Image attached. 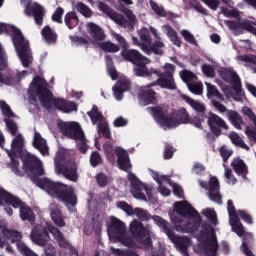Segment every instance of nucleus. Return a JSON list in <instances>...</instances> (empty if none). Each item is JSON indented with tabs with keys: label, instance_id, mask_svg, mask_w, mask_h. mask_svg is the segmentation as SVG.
Masks as SVG:
<instances>
[{
	"label": "nucleus",
	"instance_id": "obj_1",
	"mask_svg": "<svg viewBox=\"0 0 256 256\" xmlns=\"http://www.w3.org/2000/svg\"><path fill=\"white\" fill-rule=\"evenodd\" d=\"M23 166L32 183L46 191L50 197L58 199V201L64 203L66 207H69V205L70 207H75V205H77V194H75L73 187L67 186V184L61 182H53L47 177L41 178L45 175V170L39 158L27 154L23 159Z\"/></svg>",
	"mask_w": 256,
	"mask_h": 256
},
{
	"label": "nucleus",
	"instance_id": "obj_2",
	"mask_svg": "<svg viewBox=\"0 0 256 256\" xmlns=\"http://www.w3.org/2000/svg\"><path fill=\"white\" fill-rule=\"evenodd\" d=\"M47 85V81L41 76H36L32 80L28 89V103L33 106L34 111L39 109V101L44 109H51L53 106L62 113H73V111H77V104L75 102L65 100L64 98L53 97V92L49 90Z\"/></svg>",
	"mask_w": 256,
	"mask_h": 256
},
{
	"label": "nucleus",
	"instance_id": "obj_3",
	"mask_svg": "<svg viewBox=\"0 0 256 256\" xmlns=\"http://www.w3.org/2000/svg\"><path fill=\"white\" fill-rule=\"evenodd\" d=\"M108 235L110 239H114L118 243H121L124 247L128 248H111L114 256H140L137 250H133L136 247L133 238L127 234V227L120 219L111 217L110 224L108 226Z\"/></svg>",
	"mask_w": 256,
	"mask_h": 256
},
{
	"label": "nucleus",
	"instance_id": "obj_4",
	"mask_svg": "<svg viewBox=\"0 0 256 256\" xmlns=\"http://www.w3.org/2000/svg\"><path fill=\"white\" fill-rule=\"evenodd\" d=\"M98 9L104 15H107L109 19L114 21V23H117V25H121V27H127V25H133L135 21H137V16L133 14L131 9L127 7H122L121 12L124 13L125 16L117 13L113 8H111L109 5L105 4V2L98 1ZM127 17V19H125Z\"/></svg>",
	"mask_w": 256,
	"mask_h": 256
},
{
	"label": "nucleus",
	"instance_id": "obj_5",
	"mask_svg": "<svg viewBox=\"0 0 256 256\" xmlns=\"http://www.w3.org/2000/svg\"><path fill=\"white\" fill-rule=\"evenodd\" d=\"M12 43L23 67H29V65H31V56L29 55V41L26 40L25 36H23V33L15 27L12 28Z\"/></svg>",
	"mask_w": 256,
	"mask_h": 256
},
{
	"label": "nucleus",
	"instance_id": "obj_6",
	"mask_svg": "<svg viewBox=\"0 0 256 256\" xmlns=\"http://www.w3.org/2000/svg\"><path fill=\"white\" fill-rule=\"evenodd\" d=\"M23 145H25L23 135L17 134L12 140L11 150L5 149L11 159L10 169L18 177H23V171L19 169V159H17V157H23Z\"/></svg>",
	"mask_w": 256,
	"mask_h": 256
},
{
	"label": "nucleus",
	"instance_id": "obj_7",
	"mask_svg": "<svg viewBox=\"0 0 256 256\" xmlns=\"http://www.w3.org/2000/svg\"><path fill=\"white\" fill-rule=\"evenodd\" d=\"M61 161H63L62 156L55 157L54 165L56 167L57 173L63 175V177H65V179L68 181L77 183V181H79L77 163H75V161L69 160L65 164H62Z\"/></svg>",
	"mask_w": 256,
	"mask_h": 256
},
{
	"label": "nucleus",
	"instance_id": "obj_8",
	"mask_svg": "<svg viewBox=\"0 0 256 256\" xmlns=\"http://www.w3.org/2000/svg\"><path fill=\"white\" fill-rule=\"evenodd\" d=\"M21 5H24V13L28 17H33L36 25L41 27L45 19V9L38 3H31V0H20Z\"/></svg>",
	"mask_w": 256,
	"mask_h": 256
},
{
	"label": "nucleus",
	"instance_id": "obj_9",
	"mask_svg": "<svg viewBox=\"0 0 256 256\" xmlns=\"http://www.w3.org/2000/svg\"><path fill=\"white\" fill-rule=\"evenodd\" d=\"M130 233L137 243H143L148 247L151 245V238L149 237V229H147L143 223L137 219H134L130 223Z\"/></svg>",
	"mask_w": 256,
	"mask_h": 256
},
{
	"label": "nucleus",
	"instance_id": "obj_10",
	"mask_svg": "<svg viewBox=\"0 0 256 256\" xmlns=\"http://www.w3.org/2000/svg\"><path fill=\"white\" fill-rule=\"evenodd\" d=\"M147 111L152 115L153 119L161 125V127H167L171 123V114H169V105L160 104L157 106L148 107Z\"/></svg>",
	"mask_w": 256,
	"mask_h": 256
},
{
	"label": "nucleus",
	"instance_id": "obj_11",
	"mask_svg": "<svg viewBox=\"0 0 256 256\" xmlns=\"http://www.w3.org/2000/svg\"><path fill=\"white\" fill-rule=\"evenodd\" d=\"M154 75L158 79L149 84V87H161L162 89H169L170 91H175L177 89V84L175 83V78L171 72H161L159 70H154Z\"/></svg>",
	"mask_w": 256,
	"mask_h": 256
},
{
	"label": "nucleus",
	"instance_id": "obj_12",
	"mask_svg": "<svg viewBox=\"0 0 256 256\" xmlns=\"http://www.w3.org/2000/svg\"><path fill=\"white\" fill-rule=\"evenodd\" d=\"M128 181L131 183V193L133 197L140 201H147V196L143 193V191H146V194L149 195V188H147V185L141 182L133 172L128 173Z\"/></svg>",
	"mask_w": 256,
	"mask_h": 256
},
{
	"label": "nucleus",
	"instance_id": "obj_13",
	"mask_svg": "<svg viewBox=\"0 0 256 256\" xmlns=\"http://www.w3.org/2000/svg\"><path fill=\"white\" fill-rule=\"evenodd\" d=\"M207 125L215 137H221V135H223V130H229V125H227V122L213 112L208 113Z\"/></svg>",
	"mask_w": 256,
	"mask_h": 256
},
{
	"label": "nucleus",
	"instance_id": "obj_14",
	"mask_svg": "<svg viewBox=\"0 0 256 256\" xmlns=\"http://www.w3.org/2000/svg\"><path fill=\"white\" fill-rule=\"evenodd\" d=\"M58 128L64 137L72 139L73 141L79 139V137H82L85 133L81 125L77 122H60L58 123Z\"/></svg>",
	"mask_w": 256,
	"mask_h": 256
},
{
	"label": "nucleus",
	"instance_id": "obj_15",
	"mask_svg": "<svg viewBox=\"0 0 256 256\" xmlns=\"http://www.w3.org/2000/svg\"><path fill=\"white\" fill-rule=\"evenodd\" d=\"M174 209L180 217H184V219H195L199 223H201V214L189 202L187 201H179L175 202Z\"/></svg>",
	"mask_w": 256,
	"mask_h": 256
},
{
	"label": "nucleus",
	"instance_id": "obj_16",
	"mask_svg": "<svg viewBox=\"0 0 256 256\" xmlns=\"http://www.w3.org/2000/svg\"><path fill=\"white\" fill-rule=\"evenodd\" d=\"M212 105L220 113H226L228 121H230V123H232L236 129L241 130V126L243 125V117L239 115V112L227 109V106L223 105L217 100H212Z\"/></svg>",
	"mask_w": 256,
	"mask_h": 256
},
{
	"label": "nucleus",
	"instance_id": "obj_17",
	"mask_svg": "<svg viewBox=\"0 0 256 256\" xmlns=\"http://www.w3.org/2000/svg\"><path fill=\"white\" fill-rule=\"evenodd\" d=\"M30 239L35 245L45 247L49 239V224H47L46 227H43L42 225L34 226L30 233Z\"/></svg>",
	"mask_w": 256,
	"mask_h": 256
},
{
	"label": "nucleus",
	"instance_id": "obj_18",
	"mask_svg": "<svg viewBox=\"0 0 256 256\" xmlns=\"http://www.w3.org/2000/svg\"><path fill=\"white\" fill-rule=\"evenodd\" d=\"M48 231L51 233V235L54 237V239L57 241L60 249H68V251L71 253V255H77V249L71 245L69 240L63 236V232L59 230L57 227L53 226V224H48Z\"/></svg>",
	"mask_w": 256,
	"mask_h": 256
},
{
	"label": "nucleus",
	"instance_id": "obj_19",
	"mask_svg": "<svg viewBox=\"0 0 256 256\" xmlns=\"http://www.w3.org/2000/svg\"><path fill=\"white\" fill-rule=\"evenodd\" d=\"M219 75L223 81L231 83L236 93H241V78H239V75L235 70L231 68H221L219 70Z\"/></svg>",
	"mask_w": 256,
	"mask_h": 256
},
{
	"label": "nucleus",
	"instance_id": "obj_20",
	"mask_svg": "<svg viewBox=\"0 0 256 256\" xmlns=\"http://www.w3.org/2000/svg\"><path fill=\"white\" fill-rule=\"evenodd\" d=\"M189 112L187 109L180 108L179 110L172 112L170 114V124L168 129H173L179 127V125H189Z\"/></svg>",
	"mask_w": 256,
	"mask_h": 256
},
{
	"label": "nucleus",
	"instance_id": "obj_21",
	"mask_svg": "<svg viewBox=\"0 0 256 256\" xmlns=\"http://www.w3.org/2000/svg\"><path fill=\"white\" fill-rule=\"evenodd\" d=\"M225 25L228 26V28L231 31H237V29H244L245 31H249V33H252L256 36V27L255 23L250 20H226Z\"/></svg>",
	"mask_w": 256,
	"mask_h": 256
},
{
	"label": "nucleus",
	"instance_id": "obj_22",
	"mask_svg": "<svg viewBox=\"0 0 256 256\" xmlns=\"http://www.w3.org/2000/svg\"><path fill=\"white\" fill-rule=\"evenodd\" d=\"M151 87L153 86H149L148 84L139 91L138 98L144 107L147 105H155L157 103V92L151 89Z\"/></svg>",
	"mask_w": 256,
	"mask_h": 256
},
{
	"label": "nucleus",
	"instance_id": "obj_23",
	"mask_svg": "<svg viewBox=\"0 0 256 256\" xmlns=\"http://www.w3.org/2000/svg\"><path fill=\"white\" fill-rule=\"evenodd\" d=\"M3 201L6 205H10L14 209H20L25 204L19 196H15L11 192L0 188V205H3Z\"/></svg>",
	"mask_w": 256,
	"mask_h": 256
},
{
	"label": "nucleus",
	"instance_id": "obj_24",
	"mask_svg": "<svg viewBox=\"0 0 256 256\" xmlns=\"http://www.w3.org/2000/svg\"><path fill=\"white\" fill-rule=\"evenodd\" d=\"M204 251L206 256H217V251H219L217 234H215V229L213 228H210V238L204 241Z\"/></svg>",
	"mask_w": 256,
	"mask_h": 256
},
{
	"label": "nucleus",
	"instance_id": "obj_25",
	"mask_svg": "<svg viewBox=\"0 0 256 256\" xmlns=\"http://www.w3.org/2000/svg\"><path fill=\"white\" fill-rule=\"evenodd\" d=\"M121 57H123L124 61L132 63L133 65H137L147 59V57L143 56L138 50L127 48L121 51Z\"/></svg>",
	"mask_w": 256,
	"mask_h": 256
},
{
	"label": "nucleus",
	"instance_id": "obj_26",
	"mask_svg": "<svg viewBox=\"0 0 256 256\" xmlns=\"http://www.w3.org/2000/svg\"><path fill=\"white\" fill-rule=\"evenodd\" d=\"M116 155L118 157L117 163L121 171H129L131 169V160L129 159V153L127 150L116 147Z\"/></svg>",
	"mask_w": 256,
	"mask_h": 256
},
{
	"label": "nucleus",
	"instance_id": "obj_27",
	"mask_svg": "<svg viewBox=\"0 0 256 256\" xmlns=\"http://www.w3.org/2000/svg\"><path fill=\"white\" fill-rule=\"evenodd\" d=\"M219 179L217 177L210 178V186H209V197L211 201L214 203H218V205L223 204V200L221 198V193H219Z\"/></svg>",
	"mask_w": 256,
	"mask_h": 256
},
{
	"label": "nucleus",
	"instance_id": "obj_28",
	"mask_svg": "<svg viewBox=\"0 0 256 256\" xmlns=\"http://www.w3.org/2000/svg\"><path fill=\"white\" fill-rule=\"evenodd\" d=\"M50 209V217L54 224L57 227H65V218L63 217V213L61 212V208L57 203H51L49 206Z\"/></svg>",
	"mask_w": 256,
	"mask_h": 256
},
{
	"label": "nucleus",
	"instance_id": "obj_29",
	"mask_svg": "<svg viewBox=\"0 0 256 256\" xmlns=\"http://www.w3.org/2000/svg\"><path fill=\"white\" fill-rule=\"evenodd\" d=\"M231 167L238 177H242L244 181L248 180L247 175H249V168L243 159L234 158L231 163Z\"/></svg>",
	"mask_w": 256,
	"mask_h": 256
},
{
	"label": "nucleus",
	"instance_id": "obj_30",
	"mask_svg": "<svg viewBox=\"0 0 256 256\" xmlns=\"http://www.w3.org/2000/svg\"><path fill=\"white\" fill-rule=\"evenodd\" d=\"M152 220L154 221V223H156L158 227H160V229H163L164 233L167 235L170 241L177 238V235H175V232L171 229V225L169 224V222H167L161 216L154 215L152 216Z\"/></svg>",
	"mask_w": 256,
	"mask_h": 256
},
{
	"label": "nucleus",
	"instance_id": "obj_31",
	"mask_svg": "<svg viewBox=\"0 0 256 256\" xmlns=\"http://www.w3.org/2000/svg\"><path fill=\"white\" fill-rule=\"evenodd\" d=\"M149 63V58H146L142 60L141 62H138V64H134V72L136 77H153L155 75V70H150L147 68V65Z\"/></svg>",
	"mask_w": 256,
	"mask_h": 256
},
{
	"label": "nucleus",
	"instance_id": "obj_32",
	"mask_svg": "<svg viewBox=\"0 0 256 256\" xmlns=\"http://www.w3.org/2000/svg\"><path fill=\"white\" fill-rule=\"evenodd\" d=\"M2 235H4L8 241H11V243H16L17 249H19V243L25 245V242L21 241V239H23V234L18 230L4 228L2 230Z\"/></svg>",
	"mask_w": 256,
	"mask_h": 256
},
{
	"label": "nucleus",
	"instance_id": "obj_33",
	"mask_svg": "<svg viewBox=\"0 0 256 256\" xmlns=\"http://www.w3.org/2000/svg\"><path fill=\"white\" fill-rule=\"evenodd\" d=\"M87 29L89 35L94 41H105L107 36H105V31L99 25L89 22L87 24Z\"/></svg>",
	"mask_w": 256,
	"mask_h": 256
},
{
	"label": "nucleus",
	"instance_id": "obj_34",
	"mask_svg": "<svg viewBox=\"0 0 256 256\" xmlns=\"http://www.w3.org/2000/svg\"><path fill=\"white\" fill-rule=\"evenodd\" d=\"M33 147L37 149L43 157L49 155V146H47V140L43 139L39 132H35Z\"/></svg>",
	"mask_w": 256,
	"mask_h": 256
},
{
	"label": "nucleus",
	"instance_id": "obj_35",
	"mask_svg": "<svg viewBox=\"0 0 256 256\" xmlns=\"http://www.w3.org/2000/svg\"><path fill=\"white\" fill-rule=\"evenodd\" d=\"M129 89H131V82H129V80H119L113 87L115 99H117V101H121V99H123V93H125V91H129Z\"/></svg>",
	"mask_w": 256,
	"mask_h": 256
},
{
	"label": "nucleus",
	"instance_id": "obj_36",
	"mask_svg": "<svg viewBox=\"0 0 256 256\" xmlns=\"http://www.w3.org/2000/svg\"><path fill=\"white\" fill-rule=\"evenodd\" d=\"M174 245H176L178 251L182 253L183 256H190L189 255V250H188V245L191 243V239L187 236H177L174 240H172Z\"/></svg>",
	"mask_w": 256,
	"mask_h": 256
},
{
	"label": "nucleus",
	"instance_id": "obj_37",
	"mask_svg": "<svg viewBox=\"0 0 256 256\" xmlns=\"http://www.w3.org/2000/svg\"><path fill=\"white\" fill-rule=\"evenodd\" d=\"M182 99L186 101V103H188V105H190V107H192V109H194V111H196L198 115H205V111H207V108H205V105H203L199 101H196L185 94L182 95Z\"/></svg>",
	"mask_w": 256,
	"mask_h": 256
},
{
	"label": "nucleus",
	"instance_id": "obj_38",
	"mask_svg": "<svg viewBox=\"0 0 256 256\" xmlns=\"http://www.w3.org/2000/svg\"><path fill=\"white\" fill-rule=\"evenodd\" d=\"M20 218L23 221H29L30 225H35V213L31 209V207L27 206V204H24L20 208Z\"/></svg>",
	"mask_w": 256,
	"mask_h": 256
},
{
	"label": "nucleus",
	"instance_id": "obj_39",
	"mask_svg": "<svg viewBox=\"0 0 256 256\" xmlns=\"http://www.w3.org/2000/svg\"><path fill=\"white\" fill-rule=\"evenodd\" d=\"M41 35L48 45L57 43V33L51 29V26H45L41 31Z\"/></svg>",
	"mask_w": 256,
	"mask_h": 256
},
{
	"label": "nucleus",
	"instance_id": "obj_40",
	"mask_svg": "<svg viewBox=\"0 0 256 256\" xmlns=\"http://www.w3.org/2000/svg\"><path fill=\"white\" fill-rule=\"evenodd\" d=\"M230 141L235 145V147H239L240 149H244V151H251V148L245 143L243 138L237 134V132H232L229 135Z\"/></svg>",
	"mask_w": 256,
	"mask_h": 256
},
{
	"label": "nucleus",
	"instance_id": "obj_41",
	"mask_svg": "<svg viewBox=\"0 0 256 256\" xmlns=\"http://www.w3.org/2000/svg\"><path fill=\"white\" fill-rule=\"evenodd\" d=\"M64 23L68 29H75L76 25L79 24V17L75 12H68L65 14Z\"/></svg>",
	"mask_w": 256,
	"mask_h": 256
},
{
	"label": "nucleus",
	"instance_id": "obj_42",
	"mask_svg": "<svg viewBox=\"0 0 256 256\" xmlns=\"http://www.w3.org/2000/svg\"><path fill=\"white\" fill-rule=\"evenodd\" d=\"M87 115L91 119L93 125H97V123L103 121V113L99 111L97 105H93L91 111L87 112Z\"/></svg>",
	"mask_w": 256,
	"mask_h": 256
},
{
	"label": "nucleus",
	"instance_id": "obj_43",
	"mask_svg": "<svg viewBox=\"0 0 256 256\" xmlns=\"http://www.w3.org/2000/svg\"><path fill=\"white\" fill-rule=\"evenodd\" d=\"M103 150L106 155V159L110 161V163L115 161V155H117V148L113 147V143L109 141L104 143Z\"/></svg>",
	"mask_w": 256,
	"mask_h": 256
},
{
	"label": "nucleus",
	"instance_id": "obj_44",
	"mask_svg": "<svg viewBox=\"0 0 256 256\" xmlns=\"http://www.w3.org/2000/svg\"><path fill=\"white\" fill-rule=\"evenodd\" d=\"M165 29L167 30V37L171 41L175 47H181V39H179V34H177V31L173 29L171 26H165Z\"/></svg>",
	"mask_w": 256,
	"mask_h": 256
},
{
	"label": "nucleus",
	"instance_id": "obj_45",
	"mask_svg": "<svg viewBox=\"0 0 256 256\" xmlns=\"http://www.w3.org/2000/svg\"><path fill=\"white\" fill-rule=\"evenodd\" d=\"M207 87V97L208 99H211V97H216L218 101H225V97H223V94L219 92L217 87L213 84L206 83Z\"/></svg>",
	"mask_w": 256,
	"mask_h": 256
},
{
	"label": "nucleus",
	"instance_id": "obj_46",
	"mask_svg": "<svg viewBox=\"0 0 256 256\" xmlns=\"http://www.w3.org/2000/svg\"><path fill=\"white\" fill-rule=\"evenodd\" d=\"M100 49H102V51L105 53H119L121 47L111 41H106L100 43Z\"/></svg>",
	"mask_w": 256,
	"mask_h": 256
},
{
	"label": "nucleus",
	"instance_id": "obj_47",
	"mask_svg": "<svg viewBox=\"0 0 256 256\" xmlns=\"http://www.w3.org/2000/svg\"><path fill=\"white\" fill-rule=\"evenodd\" d=\"M74 141H76V147L78 151H80L82 155H86L87 151H89V146L87 145V138L85 137V133Z\"/></svg>",
	"mask_w": 256,
	"mask_h": 256
},
{
	"label": "nucleus",
	"instance_id": "obj_48",
	"mask_svg": "<svg viewBox=\"0 0 256 256\" xmlns=\"http://www.w3.org/2000/svg\"><path fill=\"white\" fill-rule=\"evenodd\" d=\"M230 224L232 227V231L238 235V237H243L245 235V230L243 229V224L239 220V217L234 220L233 218L230 219Z\"/></svg>",
	"mask_w": 256,
	"mask_h": 256
},
{
	"label": "nucleus",
	"instance_id": "obj_49",
	"mask_svg": "<svg viewBox=\"0 0 256 256\" xmlns=\"http://www.w3.org/2000/svg\"><path fill=\"white\" fill-rule=\"evenodd\" d=\"M205 118H207L206 115H197V116H189V122L188 124L193 125L196 127V129L203 130V122L205 121Z\"/></svg>",
	"mask_w": 256,
	"mask_h": 256
},
{
	"label": "nucleus",
	"instance_id": "obj_50",
	"mask_svg": "<svg viewBox=\"0 0 256 256\" xmlns=\"http://www.w3.org/2000/svg\"><path fill=\"white\" fill-rule=\"evenodd\" d=\"M76 11H78V13L83 15V17H86V18L93 17V10H91V8H89V6H87L83 2H78L76 4Z\"/></svg>",
	"mask_w": 256,
	"mask_h": 256
},
{
	"label": "nucleus",
	"instance_id": "obj_51",
	"mask_svg": "<svg viewBox=\"0 0 256 256\" xmlns=\"http://www.w3.org/2000/svg\"><path fill=\"white\" fill-rule=\"evenodd\" d=\"M90 165L91 167H99V165H103V157L99 151H93L90 154Z\"/></svg>",
	"mask_w": 256,
	"mask_h": 256
},
{
	"label": "nucleus",
	"instance_id": "obj_52",
	"mask_svg": "<svg viewBox=\"0 0 256 256\" xmlns=\"http://www.w3.org/2000/svg\"><path fill=\"white\" fill-rule=\"evenodd\" d=\"M149 5L152 11H154V13H156L158 17H167V11H165V8L163 6H160L159 4H157V2L153 0L149 1Z\"/></svg>",
	"mask_w": 256,
	"mask_h": 256
},
{
	"label": "nucleus",
	"instance_id": "obj_53",
	"mask_svg": "<svg viewBox=\"0 0 256 256\" xmlns=\"http://www.w3.org/2000/svg\"><path fill=\"white\" fill-rule=\"evenodd\" d=\"M134 215H136L140 221H151V214L143 208H134Z\"/></svg>",
	"mask_w": 256,
	"mask_h": 256
},
{
	"label": "nucleus",
	"instance_id": "obj_54",
	"mask_svg": "<svg viewBox=\"0 0 256 256\" xmlns=\"http://www.w3.org/2000/svg\"><path fill=\"white\" fill-rule=\"evenodd\" d=\"M202 215H204V217H207L208 221H210L212 225H217V212H215V210L207 208L202 211Z\"/></svg>",
	"mask_w": 256,
	"mask_h": 256
},
{
	"label": "nucleus",
	"instance_id": "obj_55",
	"mask_svg": "<svg viewBox=\"0 0 256 256\" xmlns=\"http://www.w3.org/2000/svg\"><path fill=\"white\" fill-rule=\"evenodd\" d=\"M116 207H118V209H121L122 211H124V213H127L128 216H130V217L132 215H134L135 209H133V207L125 201H118L116 204Z\"/></svg>",
	"mask_w": 256,
	"mask_h": 256
},
{
	"label": "nucleus",
	"instance_id": "obj_56",
	"mask_svg": "<svg viewBox=\"0 0 256 256\" xmlns=\"http://www.w3.org/2000/svg\"><path fill=\"white\" fill-rule=\"evenodd\" d=\"M181 35L187 43H189L190 45H195L197 47V39L191 32H189V30H182Z\"/></svg>",
	"mask_w": 256,
	"mask_h": 256
},
{
	"label": "nucleus",
	"instance_id": "obj_57",
	"mask_svg": "<svg viewBox=\"0 0 256 256\" xmlns=\"http://www.w3.org/2000/svg\"><path fill=\"white\" fill-rule=\"evenodd\" d=\"M227 211H228L230 220L233 219L234 221H237V218L239 217V212H237V210L235 209L233 200L227 201Z\"/></svg>",
	"mask_w": 256,
	"mask_h": 256
},
{
	"label": "nucleus",
	"instance_id": "obj_58",
	"mask_svg": "<svg viewBox=\"0 0 256 256\" xmlns=\"http://www.w3.org/2000/svg\"><path fill=\"white\" fill-rule=\"evenodd\" d=\"M18 251L23 256H39L37 255L27 244L19 243L18 244Z\"/></svg>",
	"mask_w": 256,
	"mask_h": 256
},
{
	"label": "nucleus",
	"instance_id": "obj_59",
	"mask_svg": "<svg viewBox=\"0 0 256 256\" xmlns=\"http://www.w3.org/2000/svg\"><path fill=\"white\" fill-rule=\"evenodd\" d=\"M188 89L194 95H203V84L197 82L188 83Z\"/></svg>",
	"mask_w": 256,
	"mask_h": 256
},
{
	"label": "nucleus",
	"instance_id": "obj_60",
	"mask_svg": "<svg viewBox=\"0 0 256 256\" xmlns=\"http://www.w3.org/2000/svg\"><path fill=\"white\" fill-rule=\"evenodd\" d=\"M0 109L4 115V117H15V113L11 110V106L7 104L4 100L0 101Z\"/></svg>",
	"mask_w": 256,
	"mask_h": 256
},
{
	"label": "nucleus",
	"instance_id": "obj_61",
	"mask_svg": "<svg viewBox=\"0 0 256 256\" xmlns=\"http://www.w3.org/2000/svg\"><path fill=\"white\" fill-rule=\"evenodd\" d=\"M174 153L175 151H173V145L166 142L163 150V159L165 160L173 159Z\"/></svg>",
	"mask_w": 256,
	"mask_h": 256
},
{
	"label": "nucleus",
	"instance_id": "obj_62",
	"mask_svg": "<svg viewBox=\"0 0 256 256\" xmlns=\"http://www.w3.org/2000/svg\"><path fill=\"white\" fill-rule=\"evenodd\" d=\"M65 13V9L58 7L53 15H52V21H54L55 23H63V15Z\"/></svg>",
	"mask_w": 256,
	"mask_h": 256
},
{
	"label": "nucleus",
	"instance_id": "obj_63",
	"mask_svg": "<svg viewBox=\"0 0 256 256\" xmlns=\"http://www.w3.org/2000/svg\"><path fill=\"white\" fill-rule=\"evenodd\" d=\"M98 133L105 139H111V130L107 124L98 125Z\"/></svg>",
	"mask_w": 256,
	"mask_h": 256
},
{
	"label": "nucleus",
	"instance_id": "obj_64",
	"mask_svg": "<svg viewBox=\"0 0 256 256\" xmlns=\"http://www.w3.org/2000/svg\"><path fill=\"white\" fill-rule=\"evenodd\" d=\"M96 181L99 187H107L109 185V178L105 173H99L96 175Z\"/></svg>",
	"mask_w": 256,
	"mask_h": 256
}]
</instances>
